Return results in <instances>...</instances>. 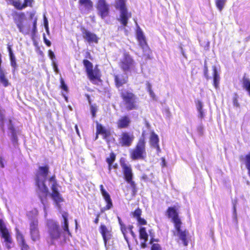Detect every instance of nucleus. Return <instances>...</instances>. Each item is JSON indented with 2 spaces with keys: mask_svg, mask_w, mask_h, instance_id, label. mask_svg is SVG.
<instances>
[{
  "mask_svg": "<svg viewBox=\"0 0 250 250\" xmlns=\"http://www.w3.org/2000/svg\"><path fill=\"white\" fill-rule=\"evenodd\" d=\"M120 164L122 168L124 178L128 184H130L132 196H135L138 188L135 182L133 180V173L131 166L126 163L125 160L124 158H121L120 159Z\"/></svg>",
  "mask_w": 250,
  "mask_h": 250,
  "instance_id": "39448f33",
  "label": "nucleus"
},
{
  "mask_svg": "<svg viewBox=\"0 0 250 250\" xmlns=\"http://www.w3.org/2000/svg\"><path fill=\"white\" fill-rule=\"evenodd\" d=\"M243 87L248 92L250 96V80L245 74L242 80Z\"/></svg>",
  "mask_w": 250,
  "mask_h": 250,
  "instance_id": "c756f323",
  "label": "nucleus"
},
{
  "mask_svg": "<svg viewBox=\"0 0 250 250\" xmlns=\"http://www.w3.org/2000/svg\"><path fill=\"white\" fill-rule=\"evenodd\" d=\"M48 56L49 58L52 60L55 58L54 53L51 50H48Z\"/></svg>",
  "mask_w": 250,
  "mask_h": 250,
  "instance_id": "49530a36",
  "label": "nucleus"
},
{
  "mask_svg": "<svg viewBox=\"0 0 250 250\" xmlns=\"http://www.w3.org/2000/svg\"><path fill=\"white\" fill-rule=\"evenodd\" d=\"M81 30L83 37L86 42L89 43H98L99 39L95 34L88 31L84 27H81Z\"/></svg>",
  "mask_w": 250,
  "mask_h": 250,
  "instance_id": "f3484780",
  "label": "nucleus"
},
{
  "mask_svg": "<svg viewBox=\"0 0 250 250\" xmlns=\"http://www.w3.org/2000/svg\"><path fill=\"white\" fill-rule=\"evenodd\" d=\"M121 230L123 232V233H124V234H125V232L126 231V228L125 225H123L121 224Z\"/></svg>",
  "mask_w": 250,
  "mask_h": 250,
  "instance_id": "4d7b16f0",
  "label": "nucleus"
},
{
  "mask_svg": "<svg viewBox=\"0 0 250 250\" xmlns=\"http://www.w3.org/2000/svg\"><path fill=\"white\" fill-rule=\"evenodd\" d=\"M136 220H137L138 224L140 225H146L147 224L146 221L144 218H141V216Z\"/></svg>",
  "mask_w": 250,
  "mask_h": 250,
  "instance_id": "79ce46f5",
  "label": "nucleus"
},
{
  "mask_svg": "<svg viewBox=\"0 0 250 250\" xmlns=\"http://www.w3.org/2000/svg\"><path fill=\"white\" fill-rule=\"evenodd\" d=\"M226 0H215V4L220 11H221L225 4Z\"/></svg>",
  "mask_w": 250,
  "mask_h": 250,
  "instance_id": "f704fd0d",
  "label": "nucleus"
},
{
  "mask_svg": "<svg viewBox=\"0 0 250 250\" xmlns=\"http://www.w3.org/2000/svg\"><path fill=\"white\" fill-rule=\"evenodd\" d=\"M99 217H100V214H97L96 215V217L94 220V222L95 224H97L99 222Z\"/></svg>",
  "mask_w": 250,
  "mask_h": 250,
  "instance_id": "5fc2aeb1",
  "label": "nucleus"
},
{
  "mask_svg": "<svg viewBox=\"0 0 250 250\" xmlns=\"http://www.w3.org/2000/svg\"><path fill=\"white\" fill-rule=\"evenodd\" d=\"M79 4L88 11L91 10L93 7V3L91 0H79Z\"/></svg>",
  "mask_w": 250,
  "mask_h": 250,
  "instance_id": "cd10ccee",
  "label": "nucleus"
},
{
  "mask_svg": "<svg viewBox=\"0 0 250 250\" xmlns=\"http://www.w3.org/2000/svg\"><path fill=\"white\" fill-rule=\"evenodd\" d=\"M118 167V164L117 163H113L112 164H111V170L112 169V168H114V169H116Z\"/></svg>",
  "mask_w": 250,
  "mask_h": 250,
  "instance_id": "13d9d810",
  "label": "nucleus"
},
{
  "mask_svg": "<svg viewBox=\"0 0 250 250\" xmlns=\"http://www.w3.org/2000/svg\"><path fill=\"white\" fill-rule=\"evenodd\" d=\"M146 89H147V92L152 90L151 84L149 82H147L146 83Z\"/></svg>",
  "mask_w": 250,
  "mask_h": 250,
  "instance_id": "8fccbe9b",
  "label": "nucleus"
},
{
  "mask_svg": "<svg viewBox=\"0 0 250 250\" xmlns=\"http://www.w3.org/2000/svg\"><path fill=\"white\" fill-rule=\"evenodd\" d=\"M136 38L139 42V45L144 51L148 50L150 51V49L147 43L146 38L140 29H138L137 31Z\"/></svg>",
  "mask_w": 250,
  "mask_h": 250,
  "instance_id": "aec40b11",
  "label": "nucleus"
},
{
  "mask_svg": "<svg viewBox=\"0 0 250 250\" xmlns=\"http://www.w3.org/2000/svg\"><path fill=\"white\" fill-rule=\"evenodd\" d=\"M116 158V154L113 152H111L110 153L109 155L105 159L106 162L108 164V170L109 172L111 171V164L114 163Z\"/></svg>",
  "mask_w": 250,
  "mask_h": 250,
  "instance_id": "c85d7f7f",
  "label": "nucleus"
},
{
  "mask_svg": "<svg viewBox=\"0 0 250 250\" xmlns=\"http://www.w3.org/2000/svg\"><path fill=\"white\" fill-rule=\"evenodd\" d=\"M7 49L9 52L10 57V64L13 67V72L14 73L17 68L16 58L13 53L11 45H8Z\"/></svg>",
  "mask_w": 250,
  "mask_h": 250,
  "instance_id": "bb28decb",
  "label": "nucleus"
},
{
  "mask_svg": "<svg viewBox=\"0 0 250 250\" xmlns=\"http://www.w3.org/2000/svg\"><path fill=\"white\" fill-rule=\"evenodd\" d=\"M233 105L238 107H239V104L238 103V99H237V97H235L233 98Z\"/></svg>",
  "mask_w": 250,
  "mask_h": 250,
  "instance_id": "09e8293b",
  "label": "nucleus"
},
{
  "mask_svg": "<svg viewBox=\"0 0 250 250\" xmlns=\"http://www.w3.org/2000/svg\"><path fill=\"white\" fill-rule=\"evenodd\" d=\"M37 18H35L33 22V27H37Z\"/></svg>",
  "mask_w": 250,
  "mask_h": 250,
  "instance_id": "680f3d73",
  "label": "nucleus"
},
{
  "mask_svg": "<svg viewBox=\"0 0 250 250\" xmlns=\"http://www.w3.org/2000/svg\"><path fill=\"white\" fill-rule=\"evenodd\" d=\"M99 135H100V134H98L97 133V130H96V136H95V140L98 139Z\"/></svg>",
  "mask_w": 250,
  "mask_h": 250,
  "instance_id": "e2e57ef3",
  "label": "nucleus"
},
{
  "mask_svg": "<svg viewBox=\"0 0 250 250\" xmlns=\"http://www.w3.org/2000/svg\"><path fill=\"white\" fill-rule=\"evenodd\" d=\"M75 129H76V130L77 132L78 133H79V130H78V128L77 125H75Z\"/></svg>",
  "mask_w": 250,
  "mask_h": 250,
  "instance_id": "69168bd1",
  "label": "nucleus"
},
{
  "mask_svg": "<svg viewBox=\"0 0 250 250\" xmlns=\"http://www.w3.org/2000/svg\"><path fill=\"white\" fill-rule=\"evenodd\" d=\"M43 41H44V43H45V44L47 46H51V42L49 40H48V39H47L44 34H43Z\"/></svg>",
  "mask_w": 250,
  "mask_h": 250,
  "instance_id": "c03bdc74",
  "label": "nucleus"
},
{
  "mask_svg": "<svg viewBox=\"0 0 250 250\" xmlns=\"http://www.w3.org/2000/svg\"><path fill=\"white\" fill-rule=\"evenodd\" d=\"M142 178H143V179H145L147 178V176H146V175H144V176H142Z\"/></svg>",
  "mask_w": 250,
  "mask_h": 250,
  "instance_id": "774afa93",
  "label": "nucleus"
},
{
  "mask_svg": "<svg viewBox=\"0 0 250 250\" xmlns=\"http://www.w3.org/2000/svg\"><path fill=\"white\" fill-rule=\"evenodd\" d=\"M0 165L1 168H3L4 167L3 159L1 157H0Z\"/></svg>",
  "mask_w": 250,
  "mask_h": 250,
  "instance_id": "6e6d98bb",
  "label": "nucleus"
},
{
  "mask_svg": "<svg viewBox=\"0 0 250 250\" xmlns=\"http://www.w3.org/2000/svg\"><path fill=\"white\" fill-rule=\"evenodd\" d=\"M96 129L97 130V133L102 135L103 139L104 140H107L111 135L109 129L106 128L102 124L98 122L96 123Z\"/></svg>",
  "mask_w": 250,
  "mask_h": 250,
  "instance_id": "412c9836",
  "label": "nucleus"
},
{
  "mask_svg": "<svg viewBox=\"0 0 250 250\" xmlns=\"http://www.w3.org/2000/svg\"><path fill=\"white\" fill-rule=\"evenodd\" d=\"M212 69L213 71V85L215 89H218L219 88L220 75L215 66H213Z\"/></svg>",
  "mask_w": 250,
  "mask_h": 250,
  "instance_id": "a878e982",
  "label": "nucleus"
},
{
  "mask_svg": "<svg viewBox=\"0 0 250 250\" xmlns=\"http://www.w3.org/2000/svg\"><path fill=\"white\" fill-rule=\"evenodd\" d=\"M181 227L182 225H178L174 228L177 233L178 239L181 241L184 246L187 247L188 245L189 232L186 229L182 230Z\"/></svg>",
  "mask_w": 250,
  "mask_h": 250,
  "instance_id": "dca6fc26",
  "label": "nucleus"
},
{
  "mask_svg": "<svg viewBox=\"0 0 250 250\" xmlns=\"http://www.w3.org/2000/svg\"><path fill=\"white\" fill-rule=\"evenodd\" d=\"M120 96L126 110L130 111L138 109V98L132 92L121 89Z\"/></svg>",
  "mask_w": 250,
  "mask_h": 250,
  "instance_id": "423d86ee",
  "label": "nucleus"
},
{
  "mask_svg": "<svg viewBox=\"0 0 250 250\" xmlns=\"http://www.w3.org/2000/svg\"><path fill=\"white\" fill-rule=\"evenodd\" d=\"M151 250H162V248L160 244L154 243L152 245Z\"/></svg>",
  "mask_w": 250,
  "mask_h": 250,
  "instance_id": "a19ab883",
  "label": "nucleus"
},
{
  "mask_svg": "<svg viewBox=\"0 0 250 250\" xmlns=\"http://www.w3.org/2000/svg\"><path fill=\"white\" fill-rule=\"evenodd\" d=\"M49 173V167L47 165L39 166L35 173V181L36 185L39 190V198L42 204L47 201L49 190L45 184Z\"/></svg>",
  "mask_w": 250,
  "mask_h": 250,
  "instance_id": "f257e3e1",
  "label": "nucleus"
},
{
  "mask_svg": "<svg viewBox=\"0 0 250 250\" xmlns=\"http://www.w3.org/2000/svg\"><path fill=\"white\" fill-rule=\"evenodd\" d=\"M159 143V138L158 135L153 131H151L149 137V144L151 147L156 149L158 153L161 151Z\"/></svg>",
  "mask_w": 250,
  "mask_h": 250,
  "instance_id": "5701e85b",
  "label": "nucleus"
},
{
  "mask_svg": "<svg viewBox=\"0 0 250 250\" xmlns=\"http://www.w3.org/2000/svg\"><path fill=\"white\" fill-rule=\"evenodd\" d=\"M147 241H145L144 240L143 242L141 243V247L143 248H145L146 247V243Z\"/></svg>",
  "mask_w": 250,
  "mask_h": 250,
  "instance_id": "052dcab7",
  "label": "nucleus"
},
{
  "mask_svg": "<svg viewBox=\"0 0 250 250\" xmlns=\"http://www.w3.org/2000/svg\"><path fill=\"white\" fill-rule=\"evenodd\" d=\"M204 74L207 79H209L208 67L206 64L204 66Z\"/></svg>",
  "mask_w": 250,
  "mask_h": 250,
  "instance_id": "37998d69",
  "label": "nucleus"
},
{
  "mask_svg": "<svg viewBox=\"0 0 250 250\" xmlns=\"http://www.w3.org/2000/svg\"><path fill=\"white\" fill-rule=\"evenodd\" d=\"M142 213V211L141 209L140 208H137L136 209H135L134 211L131 212L130 215L132 217L137 219L141 216Z\"/></svg>",
  "mask_w": 250,
  "mask_h": 250,
  "instance_id": "473e14b6",
  "label": "nucleus"
},
{
  "mask_svg": "<svg viewBox=\"0 0 250 250\" xmlns=\"http://www.w3.org/2000/svg\"><path fill=\"white\" fill-rule=\"evenodd\" d=\"M100 188L102 195L106 203V206L101 209V212L103 213L112 208L113 205L109 194L104 188L103 185L100 186Z\"/></svg>",
  "mask_w": 250,
  "mask_h": 250,
  "instance_id": "2eb2a0df",
  "label": "nucleus"
},
{
  "mask_svg": "<svg viewBox=\"0 0 250 250\" xmlns=\"http://www.w3.org/2000/svg\"><path fill=\"white\" fill-rule=\"evenodd\" d=\"M35 15V12H31L29 14V18L31 20H32L34 19Z\"/></svg>",
  "mask_w": 250,
  "mask_h": 250,
  "instance_id": "bf43d9fd",
  "label": "nucleus"
},
{
  "mask_svg": "<svg viewBox=\"0 0 250 250\" xmlns=\"http://www.w3.org/2000/svg\"><path fill=\"white\" fill-rule=\"evenodd\" d=\"M133 228V226H129L128 227V229L130 231L131 235L134 237L135 236V234L134 232L132 230Z\"/></svg>",
  "mask_w": 250,
  "mask_h": 250,
  "instance_id": "603ef678",
  "label": "nucleus"
},
{
  "mask_svg": "<svg viewBox=\"0 0 250 250\" xmlns=\"http://www.w3.org/2000/svg\"><path fill=\"white\" fill-rule=\"evenodd\" d=\"M135 62L132 57L128 53H124L123 57L120 62V67L125 72L130 71L134 65Z\"/></svg>",
  "mask_w": 250,
  "mask_h": 250,
  "instance_id": "9b49d317",
  "label": "nucleus"
},
{
  "mask_svg": "<svg viewBox=\"0 0 250 250\" xmlns=\"http://www.w3.org/2000/svg\"><path fill=\"white\" fill-rule=\"evenodd\" d=\"M33 0H24V2L23 3L24 8L29 6L32 7L33 6L32 3L33 2Z\"/></svg>",
  "mask_w": 250,
  "mask_h": 250,
  "instance_id": "ea45409f",
  "label": "nucleus"
},
{
  "mask_svg": "<svg viewBox=\"0 0 250 250\" xmlns=\"http://www.w3.org/2000/svg\"><path fill=\"white\" fill-rule=\"evenodd\" d=\"M90 108L92 117H95L96 116V112L97 111V109L93 105H91Z\"/></svg>",
  "mask_w": 250,
  "mask_h": 250,
  "instance_id": "a18cd8bd",
  "label": "nucleus"
},
{
  "mask_svg": "<svg viewBox=\"0 0 250 250\" xmlns=\"http://www.w3.org/2000/svg\"><path fill=\"white\" fill-rule=\"evenodd\" d=\"M130 119L128 116H122L117 122V128L119 129L126 128L130 125Z\"/></svg>",
  "mask_w": 250,
  "mask_h": 250,
  "instance_id": "b1692460",
  "label": "nucleus"
},
{
  "mask_svg": "<svg viewBox=\"0 0 250 250\" xmlns=\"http://www.w3.org/2000/svg\"><path fill=\"white\" fill-rule=\"evenodd\" d=\"M14 21L17 25L20 32L23 34H28V32H26L24 30V26L23 24V21L25 19V14L23 12L18 13L17 12H14L12 14Z\"/></svg>",
  "mask_w": 250,
  "mask_h": 250,
  "instance_id": "4468645a",
  "label": "nucleus"
},
{
  "mask_svg": "<svg viewBox=\"0 0 250 250\" xmlns=\"http://www.w3.org/2000/svg\"><path fill=\"white\" fill-rule=\"evenodd\" d=\"M62 217L63 219V225L62 226V228L64 232H66L68 236L71 237L72 234L69 229V223L68 220V213L66 212H64L62 214Z\"/></svg>",
  "mask_w": 250,
  "mask_h": 250,
  "instance_id": "393cba45",
  "label": "nucleus"
},
{
  "mask_svg": "<svg viewBox=\"0 0 250 250\" xmlns=\"http://www.w3.org/2000/svg\"><path fill=\"white\" fill-rule=\"evenodd\" d=\"M96 8L98 15L102 19H104L109 15V5L106 2V0H98L96 2Z\"/></svg>",
  "mask_w": 250,
  "mask_h": 250,
  "instance_id": "f8f14e48",
  "label": "nucleus"
},
{
  "mask_svg": "<svg viewBox=\"0 0 250 250\" xmlns=\"http://www.w3.org/2000/svg\"><path fill=\"white\" fill-rule=\"evenodd\" d=\"M139 238L141 240L147 241L148 235L146 232V229L145 227H141L140 228L139 230Z\"/></svg>",
  "mask_w": 250,
  "mask_h": 250,
  "instance_id": "7c9ffc66",
  "label": "nucleus"
},
{
  "mask_svg": "<svg viewBox=\"0 0 250 250\" xmlns=\"http://www.w3.org/2000/svg\"><path fill=\"white\" fill-rule=\"evenodd\" d=\"M149 94L150 95V96L151 97V98L154 100H156V96L153 91V90H151L148 92Z\"/></svg>",
  "mask_w": 250,
  "mask_h": 250,
  "instance_id": "de8ad7c7",
  "label": "nucleus"
},
{
  "mask_svg": "<svg viewBox=\"0 0 250 250\" xmlns=\"http://www.w3.org/2000/svg\"><path fill=\"white\" fill-rule=\"evenodd\" d=\"M47 236L46 241L49 246L55 245V242L61 239L62 231L59 223L53 220L47 223Z\"/></svg>",
  "mask_w": 250,
  "mask_h": 250,
  "instance_id": "7ed1b4c3",
  "label": "nucleus"
},
{
  "mask_svg": "<svg viewBox=\"0 0 250 250\" xmlns=\"http://www.w3.org/2000/svg\"><path fill=\"white\" fill-rule=\"evenodd\" d=\"M83 63L87 78L91 83L95 85H98L99 83H101L102 82V73L100 69L98 68V65H96L93 68L92 63L86 59H84L83 61Z\"/></svg>",
  "mask_w": 250,
  "mask_h": 250,
  "instance_id": "20e7f679",
  "label": "nucleus"
},
{
  "mask_svg": "<svg viewBox=\"0 0 250 250\" xmlns=\"http://www.w3.org/2000/svg\"><path fill=\"white\" fill-rule=\"evenodd\" d=\"M114 83L116 87L118 88L122 87L128 82V78L126 75L117 74L114 76Z\"/></svg>",
  "mask_w": 250,
  "mask_h": 250,
  "instance_id": "4be33fe9",
  "label": "nucleus"
},
{
  "mask_svg": "<svg viewBox=\"0 0 250 250\" xmlns=\"http://www.w3.org/2000/svg\"><path fill=\"white\" fill-rule=\"evenodd\" d=\"M85 58H88V59H89L90 60H92L93 59L90 53L89 52H88V51H87L86 52Z\"/></svg>",
  "mask_w": 250,
  "mask_h": 250,
  "instance_id": "864d4df0",
  "label": "nucleus"
},
{
  "mask_svg": "<svg viewBox=\"0 0 250 250\" xmlns=\"http://www.w3.org/2000/svg\"><path fill=\"white\" fill-rule=\"evenodd\" d=\"M197 109L199 112V116L201 118L204 117V114L203 110V104L200 101H198L196 102Z\"/></svg>",
  "mask_w": 250,
  "mask_h": 250,
  "instance_id": "2f4dec72",
  "label": "nucleus"
},
{
  "mask_svg": "<svg viewBox=\"0 0 250 250\" xmlns=\"http://www.w3.org/2000/svg\"><path fill=\"white\" fill-rule=\"evenodd\" d=\"M44 22H45V25L46 28H48V22L46 19H45Z\"/></svg>",
  "mask_w": 250,
  "mask_h": 250,
  "instance_id": "0e129e2a",
  "label": "nucleus"
},
{
  "mask_svg": "<svg viewBox=\"0 0 250 250\" xmlns=\"http://www.w3.org/2000/svg\"><path fill=\"white\" fill-rule=\"evenodd\" d=\"M37 32V27H33L32 30L31 31V34L33 37H34L36 35V34Z\"/></svg>",
  "mask_w": 250,
  "mask_h": 250,
  "instance_id": "3c124183",
  "label": "nucleus"
},
{
  "mask_svg": "<svg viewBox=\"0 0 250 250\" xmlns=\"http://www.w3.org/2000/svg\"><path fill=\"white\" fill-rule=\"evenodd\" d=\"M62 96L65 99V100H67V97L63 93H62Z\"/></svg>",
  "mask_w": 250,
  "mask_h": 250,
  "instance_id": "338daca9",
  "label": "nucleus"
},
{
  "mask_svg": "<svg viewBox=\"0 0 250 250\" xmlns=\"http://www.w3.org/2000/svg\"><path fill=\"white\" fill-rule=\"evenodd\" d=\"M99 230L104 240V245L106 246L108 240L112 237V229L107 228L104 224H101Z\"/></svg>",
  "mask_w": 250,
  "mask_h": 250,
  "instance_id": "a211bd4d",
  "label": "nucleus"
},
{
  "mask_svg": "<svg viewBox=\"0 0 250 250\" xmlns=\"http://www.w3.org/2000/svg\"><path fill=\"white\" fill-rule=\"evenodd\" d=\"M48 181L52 183L51 186L52 192L50 194V196L56 205L57 206L60 207V204L62 202H63L64 201V199L58 189L59 185L56 175L53 174L50 176L48 179Z\"/></svg>",
  "mask_w": 250,
  "mask_h": 250,
  "instance_id": "1a4fd4ad",
  "label": "nucleus"
},
{
  "mask_svg": "<svg viewBox=\"0 0 250 250\" xmlns=\"http://www.w3.org/2000/svg\"><path fill=\"white\" fill-rule=\"evenodd\" d=\"M146 141L144 132H142L135 147L129 150V157L132 160H145L146 158Z\"/></svg>",
  "mask_w": 250,
  "mask_h": 250,
  "instance_id": "f03ea898",
  "label": "nucleus"
},
{
  "mask_svg": "<svg viewBox=\"0 0 250 250\" xmlns=\"http://www.w3.org/2000/svg\"><path fill=\"white\" fill-rule=\"evenodd\" d=\"M126 1V0H115V7L120 13L118 20L124 27L127 26L128 20L132 16L131 13L128 11Z\"/></svg>",
  "mask_w": 250,
  "mask_h": 250,
  "instance_id": "6e6552de",
  "label": "nucleus"
},
{
  "mask_svg": "<svg viewBox=\"0 0 250 250\" xmlns=\"http://www.w3.org/2000/svg\"><path fill=\"white\" fill-rule=\"evenodd\" d=\"M20 246L21 250H29V246L26 244L25 240L20 242Z\"/></svg>",
  "mask_w": 250,
  "mask_h": 250,
  "instance_id": "4c0bfd02",
  "label": "nucleus"
},
{
  "mask_svg": "<svg viewBox=\"0 0 250 250\" xmlns=\"http://www.w3.org/2000/svg\"><path fill=\"white\" fill-rule=\"evenodd\" d=\"M134 138L132 133L127 131L123 132L118 139L119 143L121 146L129 147L132 145Z\"/></svg>",
  "mask_w": 250,
  "mask_h": 250,
  "instance_id": "ddd939ff",
  "label": "nucleus"
},
{
  "mask_svg": "<svg viewBox=\"0 0 250 250\" xmlns=\"http://www.w3.org/2000/svg\"><path fill=\"white\" fill-rule=\"evenodd\" d=\"M245 164L248 171V174L250 177V152L245 156Z\"/></svg>",
  "mask_w": 250,
  "mask_h": 250,
  "instance_id": "72a5a7b5",
  "label": "nucleus"
},
{
  "mask_svg": "<svg viewBox=\"0 0 250 250\" xmlns=\"http://www.w3.org/2000/svg\"><path fill=\"white\" fill-rule=\"evenodd\" d=\"M16 238L20 242L23 241L25 240L23 235L18 229L16 232Z\"/></svg>",
  "mask_w": 250,
  "mask_h": 250,
  "instance_id": "58836bf2",
  "label": "nucleus"
},
{
  "mask_svg": "<svg viewBox=\"0 0 250 250\" xmlns=\"http://www.w3.org/2000/svg\"><path fill=\"white\" fill-rule=\"evenodd\" d=\"M179 206H172L168 207L166 214L168 218H170L174 224V227L178 225H182V223L179 216L178 209Z\"/></svg>",
  "mask_w": 250,
  "mask_h": 250,
  "instance_id": "9d476101",
  "label": "nucleus"
},
{
  "mask_svg": "<svg viewBox=\"0 0 250 250\" xmlns=\"http://www.w3.org/2000/svg\"><path fill=\"white\" fill-rule=\"evenodd\" d=\"M12 5L18 10H22L24 8L23 4H21V2L19 0L12 1Z\"/></svg>",
  "mask_w": 250,
  "mask_h": 250,
  "instance_id": "c9c22d12",
  "label": "nucleus"
},
{
  "mask_svg": "<svg viewBox=\"0 0 250 250\" xmlns=\"http://www.w3.org/2000/svg\"><path fill=\"white\" fill-rule=\"evenodd\" d=\"M0 232L1 236L4 239L5 242L7 244L12 243V238L10 233L1 219H0Z\"/></svg>",
  "mask_w": 250,
  "mask_h": 250,
  "instance_id": "6ab92c4d",
  "label": "nucleus"
},
{
  "mask_svg": "<svg viewBox=\"0 0 250 250\" xmlns=\"http://www.w3.org/2000/svg\"><path fill=\"white\" fill-rule=\"evenodd\" d=\"M38 212L29 211L27 216L29 220V232L31 239L35 242L39 241L41 238V235L39 228V221L37 217Z\"/></svg>",
  "mask_w": 250,
  "mask_h": 250,
  "instance_id": "0eeeda50",
  "label": "nucleus"
},
{
  "mask_svg": "<svg viewBox=\"0 0 250 250\" xmlns=\"http://www.w3.org/2000/svg\"><path fill=\"white\" fill-rule=\"evenodd\" d=\"M60 88L64 91L66 93H67L68 91V88L67 85L65 83V82L62 78H60Z\"/></svg>",
  "mask_w": 250,
  "mask_h": 250,
  "instance_id": "e433bc0d",
  "label": "nucleus"
}]
</instances>
